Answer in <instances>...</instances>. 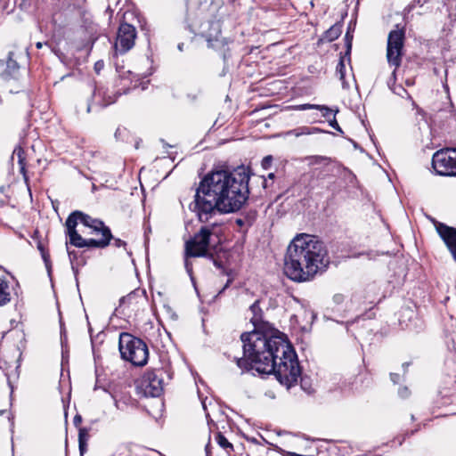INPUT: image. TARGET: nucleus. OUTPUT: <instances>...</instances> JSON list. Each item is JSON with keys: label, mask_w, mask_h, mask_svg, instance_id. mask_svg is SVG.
I'll list each match as a JSON object with an SVG mask.
<instances>
[{"label": "nucleus", "mask_w": 456, "mask_h": 456, "mask_svg": "<svg viewBox=\"0 0 456 456\" xmlns=\"http://www.w3.org/2000/svg\"><path fill=\"white\" fill-rule=\"evenodd\" d=\"M273 162L272 156H266L262 160V167L265 169H268L271 167V164Z\"/></svg>", "instance_id": "obj_36"}, {"label": "nucleus", "mask_w": 456, "mask_h": 456, "mask_svg": "<svg viewBox=\"0 0 456 456\" xmlns=\"http://www.w3.org/2000/svg\"><path fill=\"white\" fill-rule=\"evenodd\" d=\"M262 184L264 188L267 187V180L265 178L263 179Z\"/></svg>", "instance_id": "obj_49"}, {"label": "nucleus", "mask_w": 456, "mask_h": 456, "mask_svg": "<svg viewBox=\"0 0 456 456\" xmlns=\"http://www.w3.org/2000/svg\"><path fill=\"white\" fill-rule=\"evenodd\" d=\"M102 95V107H106L108 105H110L112 103H114L117 100V95L114 94L113 96L111 95H106L105 92H102V89L100 88H95L94 89V95Z\"/></svg>", "instance_id": "obj_26"}, {"label": "nucleus", "mask_w": 456, "mask_h": 456, "mask_svg": "<svg viewBox=\"0 0 456 456\" xmlns=\"http://www.w3.org/2000/svg\"><path fill=\"white\" fill-rule=\"evenodd\" d=\"M427 2L428 0H413L411 4H408V6L405 8V11L407 12H411L416 6H422Z\"/></svg>", "instance_id": "obj_32"}, {"label": "nucleus", "mask_w": 456, "mask_h": 456, "mask_svg": "<svg viewBox=\"0 0 456 456\" xmlns=\"http://www.w3.org/2000/svg\"><path fill=\"white\" fill-rule=\"evenodd\" d=\"M297 110H306L310 109L319 110L322 112L323 118H328L332 114V110L325 105H315V104H300L293 107Z\"/></svg>", "instance_id": "obj_18"}, {"label": "nucleus", "mask_w": 456, "mask_h": 456, "mask_svg": "<svg viewBox=\"0 0 456 456\" xmlns=\"http://www.w3.org/2000/svg\"><path fill=\"white\" fill-rule=\"evenodd\" d=\"M160 141H161V142L163 143V145L165 147H171V145H169L168 143L165 142L164 139H161Z\"/></svg>", "instance_id": "obj_50"}, {"label": "nucleus", "mask_w": 456, "mask_h": 456, "mask_svg": "<svg viewBox=\"0 0 456 456\" xmlns=\"http://www.w3.org/2000/svg\"><path fill=\"white\" fill-rule=\"evenodd\" d=\"M112 240H114L113 245L115 247H117V248H121V247L126 248V241H124V240H122L120 239H115V238H113ZM125 249L126 250V248H125Z\"/></svg>", "instance_id": "obj_38"}, {"label": "nucleus", "mask_w": 456, "mask_h": 456, "mask_svg": "<svg viewBox=\"0 0 456 456\" xmlns=\"http://www.w3.org/2000/svg\"><path fill=\"white\" fill-rule=\"evenodd\" d=\"M352 41H353V33L351 32L350 26L347 28V31L345 36V45L346 47V54L349 55L352 49Z\"/></svg>", "instance_id": "obj_31"}, {"label": "nucleus", "mask_w": 456, "mask_h": 456, "mask_svg": "<svg viewBox=\"0 0 456 456\" xmlns=\"http://www.w3.org/2000/svg\"><path fill=\"white\" fill-rule=\"evenodd\" d=\"M229 283H230V281H227V283L225 284V286L224 287L223 290H224L228 286H229Z\"/></svg>", "instance_id": "obj_55"}, {"label": "nucleus", "mask_w": 456, "mask_h": 456, "mask_svg": "<svg viewBox=\"0 0 456 456\" xmlns=\"http://www.w3.org/2000/svg\"><path fill=\"white\" fill-rule=\"evenodd\" d=\"M0 65L5 66L1 73V77L4 80H9L12 78L16 79L18 77L20 65L15 59V53L13 52H9L7 60L5 61L0 60Z\"/></svg>", "instance_id": "obj_12"}, {"label": "nucleus", "mask_w": 456, "mask_h": 456, "mask_svg": "<svg viewBox=\"0 0 456 456\" xmlns=\"http://www.w3.org/2000/svg\"><path fill=\"white\" fill-rule=\"evenodd\" d=\"M134 147H135V149H138V148H139V142H137L135 143V146H134Z\"/></svg>", "instance_id": "obj_56"}, {"label": "nucleus", "mask_w": 456, "mask_h": 456, "mask_svg": "<svg viewBox=\"0 0 456 456\" xmlns=\"http://www.w3.org/2000/svg\"><path fill=\"white\" fill-rule=\"evenodd\" d=\"M163 369L148 370L137 383L139 394L145 397H158L163 393Z\"/></svg>", "instance_id": "obj_7"}, {"label": "nucleus", "mask_w": 456, "mask_h": 456, "mask_svg": "<svg viewBox=\"0 0 456 456\" xmlns=\"http://www.w3.org/2000/svg\"><path fill=\"white\" fill-rule=\"evenodd\" d=\"M436 230L456 262V228L436 222Z\"/></svg>", "instance_id": "obj_11"}, {"label": "nucleus", "mask_w": 456, "mask_h": 456, "mask_svg": "<svg viewBox=\"0 0 456 456\" xmlns=\"http://www.w3.org/2000/svg\"><path fill=\"white\" fill-rule=\"evenodd\" d=\"M213 232L208 226H202L200 230L188 241L185 242V253L187 257H208L213 259V255L208 253L210 238Z\"/></svg>", "instance_id": "obj_6"}, {"label": "nucleus", "mask_w": 456, "mask_h": 456, "mask_svg": "<svg viewBox=\"0 0 456 456\" xmlns=\"http://www.w3.org/2000/svg\"><path fill=\"white\" fill-rule=\"evenodd\" d=\"M309 159L311 165L323 164L326 166L331 161L330 158L324 156H312Z\"/></svg>", "instance_id": "obj_30"}, {"label": "nucleus", "mask_w": 456, "mask_h": 456, "mask_svg": "<svg viewBox=\"0 0 456 456\" xmlns=\"http://www.w3.org/2000/svg\"><path fill=\"white\" fill-rule=\"evenodd\" d=\"M398 395L402 398H406V397H408L410 395V390L408 389L407 387H400L399 390H398Z\"/></svg>", "instance_id": "obj_37"}, {"label": "nucleus", "mask_w": 456, "mask_h": 456, "mask_svg": "<svg viewBox=\"0 0 456 456\" xmlns=\"http://www.w3.org/2000/svg\"><path fill=\"white\" fill-rule=\"evenodd\" d=\"M208 30L202 31V37L208 42V46L216 50H221L228 45L227 38L221 35V24L217 20H208L206 24Z\"/></svg>", "instance_id": "obj_10"}, {"label": "nucleus", "mask_w": 456, "mask_h": 456, "mask_svg": "<svg viewBox=\"0 0 456 456\" xmlns=\"http://www.w3.org/2000/svg\"><path fill=\"white\" fill-rule=\"evenodd\" d=\"M274 177H275V175H274L273 173H270V174L268 175V178H269V179H273Z\"/></svg>", "instance_id": "obj_52"}, {"label": "nucleus", "mask_w": 456, "mask_h": 456, "mask_svg": "<svg viewBox=\"0 0 456 456\" xmlns=\"http://www.w3.org/2000/svg\"><path fill=\"white\" fill-rule=\"evenodd\" d=\"M250 175L249 167L245 166L212 170L200 180L190 209L196 212L202 223L208 222L216 211L240 210L248 200Z\"/></svg>", "instance_id": "obj_2"}, {"label": "nucleus", "mask_w": 456, "mask_h": 456, "mask_svg": "<svg viewBox=\"0 0 456 456\" xmlns=\"http://www.w3.org/2000/svg\"><path fill=\"white\" fill-rule=\"evenodd\" d=\"M12 299V288L9 281L0 277V306L6 305Z\"/></svg>", "instance_id": "obj_16"}, {"label": "nucleus", "mask_w": 456, "mask_h": 456, "mask_svg": "<svg viewBox=\"0 0 456 456\" xmlns=\"http://www.w3.org/2000/svg\"><path fill=\"white\" fill-rule=\"evenodd\" d=\"M14 154L18 157V163L20 165V172L23 175V178L26 183H28V176L26 174V163H25V157H24V151L22 148L19 147L14 150Z\"/></svg>", "instance_id": "obj_21"}, {"label": "nucleus", "mask_w": 456, "mask_h": 456, "mask_svg": "<svg viewBox=\"0 0 456 456\" xmlns=\"http://www.w3.org/2000/svg\"><path fill=\"white\" fill-rule=\"evenodd\" d=\"M37 249L41 253V256L45 262V267L47 268L48 272H50V269H51L50 255L45 250V248L41 241H38V243H37Z\"/></svg>", "instance_id": "obj_28"}, {"label": "nucleus", "mask_w": 456, "mask_h": 456, "mask_svg": "<svg viewBox=\"0 0 456 456\" xmlns=\"http://www.w3.org/2000/svg\"><path fill=\"white\" fill-rule=\"evenodd\" d=\"M82 422V417L79 415V414H77L74 419H73V423L76 427H77L78 425H80V423Z\"/></svg>", "instance_id": "obj_42"}, {"label": "nucleus", "mask_w": 456, "mask_h": 456, "mask_svg": "<svg viewBox=\"0 0 456 456\" xmlns=\"http://www.w3.org/2000/svg\"><path fill=\"white\" fill-rule=\"evenodd\" d=\"M102 238L101 240L86 239L85 248H104L110 245V240L113 239L110 228H105L102 231Z\"/></svg>", "instance_id": "obj_15"}, {"label": "nucleus", "mask_w": 456, "mask_h": 456, "mask_svg": "<svg viewBox=\"0 0 456 456\" xmlns=\"http://www.w3.org/2000/svg\"><path fill=\"white\" fill-rule=\"evenodd\" d=\"M249 311L254 330L240 336L244 358L236 359L237 366L256 370L259 374H274L281 383L291 385L300 374L296 352L282 338L263 332L268 323L263 321L258 300L250 305Z\"/></svg>", "instance_id": "obj_1"}, {"label": "nucleus", "mask_w": 456, "mask_h": 456, "mask_svg": "<svg viewBox=\"0 0 456 456\" xmlns=\"http://www.w3.org/2000/svg\"><path fill=\"white\" fill-rule=\"evenodd\" d=\"M214 265H215L217 268H221V267H222L221 264H220L218 261H216V260H214Z\"/></svg>", "instance_id": "obj_48"}, {"label": "nucleus", "mask_w": 456, "mask_h": 456, "mask_svg": "<svg viewBox=\"0 0 456 456\" xmlns=\"http://www.w3.org/2000/svg\"><path fill=\"white\" fill-rule=\"evenodd\" d=\"M104 63L102 61H99L94 64V69L97 73L100 72V70L103 68Z\"/></svg>", "instance_id": "obj_41"}, {"label": "nucleus", "mask_w": 456, "mask_h": 456, "mask_svg": "<svg viewBox=\"0 0 456 456\" xmlns=\"http://www.w3.org/2000/svg\"><path fill=\"white\" fill-rule=\"evenodd\" d=\"M86 112L87 113L91 112V104L90 103L87 105Z\"/></svg>", "instance_id": "obj_53"}, {"label": "nucleus", "mask_w": 456, "mask_h": 456, "mask_svg": "<svg viewBox=\"0 0 456 456\" xmlns=\"http://www.w3.org/2000/svg\"><path fill=\"white\" fill-rule=\"evenodd\" d=\"M409 366V362H403V368L405 369L406 367Z\"/></svg>", "instance_id": "obj_54"}, {"label": "nucleus", "mask_w": 456, "mask_h": 456, "mask_svg": "<svg viewBox=\"0 0 456 456\" xmlns=\"http://www.w3.org/2000/svg\"><path fill=\"white\" fill-rule=\"evenodd\" d=\"M172 317H173L174 319H176V318H177V315H176L175 314H172Z\"/></svg>", "instance_id": "obj_57"}, {"label": "nucleus", "mask_w": 456, "mask_h": 456, "mask_svg": "<svg viewBox=\"0 0 456 456\" xmlns=\"http://www.w3.org/2000/svg\"><path fill=\"white\" fill-rule=\"evenodd\" d=\"M404 40V28H399V25H396L395 28L391 30L388 34L387 45V60L388 64L395 68L392 72L391 78L387 82L389 86L391 81L395 83L396 69L401 66L402 63Z\"/></svg>", "instance_id": "obj_5"}, {"label": "nucleus", "mask_w": 456, "mask_h": 456, "mask_svg": "<svg viewBox=\"0 0 456 456\" xmlns=\"http://www.w3.org/2000/svg\"><path fill=\"white\" fill-rule=\"evenodd\" d=\"M390 379L394 384H397L400 380V375L397 373H390Z\"/></svg>", "instance_id": "obj_40"}, {"label": "nucleus", "mask_w": 456, "mask_h": 456, "mask_svg": "<svg viewBox=\"0 0 456 456\" xmlns=\"http://www.w3.org/2000/svg\"><path fill=\"white\" fill-rule=\"evenodd\" d=\"M89 438V428H80L78 430V446L80 455L83 456L87 449V440Z\"/></svg>", "instance_id": "obj_20"}, {"label": "nucleus", "mask_w": 456, "mask_h": 456, "mask_svg": "<svg viewBox=\"0 0 456 456\" xmlns=\"http://www.w3.org/2000/svg\"><path fill=\"white\" fill-rule=\"evenodd\" d=\"M336 73L338 75L339 79L342 81L343 88H348L349 86L345 80L346 65L344 61V57H340V60L336 68Z\"/></svg>", "instance_id": "obj_24"}, {"label": "nucleus", "mask_w": 456, "mask_h": 456, "mask_svg": "<svg viewBox=\"0 0 456 456\" xmlns=\"http://www.w3.org/2000/svg\"><path fill=\"white\" fill-rule=\"evenodd\" d=\"M43 45H48V43H47V42H45V43L37 42V43L36 44V47H37V49H41V48L43 47Z\"/></svg>", "instance_id": "obj_44"}, {"label": "nucleus", "mask_w": 456, "mask_h": 456, "mask_svg": "<svg viewBox=\"0 0 456 456\" xmlns=\"http://www.w3.org/2000/svg\"><path fill=\"white\" fill-rule=\"evenodd\" d=\"M329 125L335 130L338 131L339 133H344L336 119L335 113L333 114V118L329 120Z\"/></svg>", "instance_id": "obj_34"}, {"label": "nucleus", "mask_w": 456, "mask_h": 456, "mask_svg": "<svg viewBox=\"0 0 456 456\" xmlns=\"http://www.w3.org/2000/svg\"><path fill=\"white\" fill-rule=\"evenodd\" d=\"M345 297L342 294H336L333 297V301L337 305H340L344 302Z\"/></svg>", "instance_id": "obj_39"}, {"label": "nucleus", "mask_w": 456, "mask_h": 456, "mask_svg": "<svg viewBox=\"0 0 456 456\" xmlns=\"http://www.w3.org/2000/svg\"><path fill=\"white\" fill-rule=\"evenodd\" d=\"M67 250H68V254H69V259L72 262L73 259L76 258L77 253L74 250L73 251H69L68 248H67Z\"/></svg>", "instance_id": "obj_43"}, {"label": "nucleus", "mask_w": 456, "mask_h": 456, "mask_svg": "<svg viewBox=\"0 0 456 456\" xmlns=\"http://www.w3.org/2000/svg\"><path fill=\"white\" fill-rule=\"evenodd\" d=\"M330 264L324 243L306 233L297 234L284 256V273L293 281L305 282L325 272Z\"/></svg>", "instance_id": "obj_3"}, {"label": "nucleus", "mask_w": 456, "mask_h": 456, "mask_svg": "<svg viewBox=\"0 0 456 456\" xmlns=\"http://www.w3.org/2000/svg\"><path fill=\"white\" fill-rule=\"evenodd\" d=\"M67 219H71V220L75 221L76 226L77 225L78 223H80L83 225H85L86 227L89 228L93 223L94 217H92L91 216H89L87 214H85L82 211L75 210L69 215Z\"/></svg>", "instance_id": "obj_17"}, {"label": "nucleus", "mask_w": 456, "mask_h": 456, "mask_svg": "<svg viewBox=\"0 0 456 456\" xmlns=\"http://www.w3.org/2000/svg\"><path fill=\"white\" fill-rule=\"evenodd\" d=\"M342 33V24L336 23L331 26L328 30L325 31L322 37L320 39L321 41L332 42L336 40Z\"/></svg>", "instance_id": "obj_19"}, {"label": "nucleus", "mask_w": 456, "mask_h": 456, "mask_svg": "<svg viewBox=\"0 0 456 456\" xmlns=\"http://www.w3.org/2000/svg\"><path fill=\"white\" fill-rule=\"evenodd\" d=\"M216 440L219 446L226 450L228 453L234 450L232 444L221 432L216 434Z\"/></svg>", "instance_id": "obj_23"}, {"label": "nucleus", "mask_w": 456, "mask_h": 456, "mask_svg": "<svg viewBox=\"0 0 456 456\" xmlns=\"http://www.w3.org/2000/svg\"><path fill=\"white\" fill-rule=\"evenodd\" d=\"M120 133H121V129H120V128H118V129L116 130V133H115V137H116V138H118V135H120Z\"/></svg>", "instance_id": "obj_46"}, {"label": "nucleus", "mask_w": 456, "mask_h": 456, "mask_svg": "<svg viewBox=\"0 0 456 456\" xmlns=\"http://www.w3.org/2000/svg\"><path fill=\"white\" fill-rule=\"evenodd\" d=\"M354 147L358 148V144L355 142H354Z\"/></svg>", "instance_id": "obj_58"}, {"label": "nucleus", "mask_w": 456, "mask_h": 456, "mask_svg": "<svg viewBox=\"0 0 456 456\" xmlns=\"http://www.w3.org/2000/svg\"><path fill=\"white\" fill-rule=\"evenodd\" d=\"M311 175L313 176H317L318 178H324L327 174L325 173V170H321L319 168H314L311 171Z\"/></svg>", "instance_id": "obj_35"}, {"label": "nucleus", "mask_w": 456, "mask_h": 456, "mask_svg": "<svg viewBox=\"0 0 456 456\" xmlns=\"http://www.w3.org/2000/svg\"><path fill=\"white\" fill-rule=\"evenodd\" d=\"M298 367H300V366L298 365ZM299 370H301V368H299ZM299 378H300V386H301V388H302L304 391H305L307 394H311L313 390L311 389V387H308V386H307V379H306V378H302V377H301V373H300V374L298 375V377L297 378V380H296L295 382H293L291 385L287 386L286 384H284V386H286V387H287V388L291 387L292 386H294L295 384H297V380H298V379H299ZM277 380H278L281 385H283V383H281L278 379H277Z\"/></svg>", "instance_id": "obj_27"}, {"label": "nucleus", "mask_w": 456, "mask_h": 456, "mask_svg": "<svg viewBox=\"0 0 456 456\" xmlns=\"http://www.w3.org/2000/svg\"><path fill=\"white\" fill-rule=\"evenodd\" d=\"M89 228H91L94 232H100L102 234V231L109 227L106 226L102 220L94 218L93 223Z\"/></svg>", "instance_id": "obj_29"}, {"label": "nucleus", "mask_w": 456, "mask_h": 456, "mask_svg": "<svg viewBox=\"0 0 456 456\" xmlns=\"http://www.w3.org/2000/svg\"><path fill=\"white\" fill-rule=\"evenodd\" d=\"M209 445H210V444H209V443H208V444L206 445V447H205V451H206V454H207V456H209Z\"/></svg>", "instance_id": "obj_45"}, {"label": "nucleus", "mask_w": 456, "mask_h": 456, "mask_svg": "<svg viewBox=\"0 0 456 456\" xmlns=\"http://www.w3.org/2000/svg\"><path fill=\"white\" fill-rule=\"evenodd\" d=\"M183 45H184L183 43L178 44V46H177L178 50L179 51H183Z\"/></svg>", "instance_id": "obj_47"}, {"label": "nucleus", "mask_w": 456, "mask_h": 456, "mask_svg": "<svg viewBox=\"0 0 456 456\" xmlns=\"http://www.w3.org/2000/svg\"><path fill=\"white\" fill-rule=\"evenodd\" d=\"M66 234L69 238V243L77 248H85L86 240L77 231L75 221L66 219Z\"/></svg>", "instance_id": "obj_13"}, {"label": "nucleus", "mask_w": 456, "mask_h": 456, "mask_svg": "<svg viewBox=\"0 0 456 456\" xmlns=\"http://www.w3.org/2000/svg\"><path fill=\"white\" fill-rule=\"evenodd\" d=\"M5 412L4 410L0 411V415H3Z\"/></svg>", "instance_id": "obj_59"}, {"label": "nucleus", "mask_w": 456, "mask_h": 456, "mask_svg": "<svg viewBox=\"0 0 456 456\" xmlns=\"http://www.w3.org/2000/svg\"><path fill=\"white\" fill-rule=\"evenodd\" d=\"M118 349L122 359L135 366H143L148 362L149 350L146 343L130 333L122 332L119 335Z\"/></svg>", "instance_id": "obj_4"}, {"label": "nucleus", "mask_w": 456, "mask_h": 456, "mask_svg": "<svg viewBox=\"0 0 456 456\" xmlns=\"http://www.w3.org/2000/svg\"><path fill=\"white\" fill-rule=\"evenodd\" d=\"M409 314H410V316H409L410 323H407L405 325V327L407 329L413 330L416 332H419V330H421L423 329V326H424L423 322L420 320H419L418 318H415V320L412 321L411 319L415 314L412 311H409Z\"/></svg>", "instance_id": "obj_25"}, {"label": "nucleus", "mask_w": 456, "mask_h": 456, "mask_svg": "<svg viewBox=\"0 0 456 456\" xmlns=\"http://www.w3.org/2000/svg\"><path fill=\"white\" fill-rule=\"evenodd\" d=\"M432 167L439 175L456 176V149L436 151L432 158Z\"/></svg>", "instance_id": "obj_8"}, {"label": "nucleus", "mask_w": 456, "mask_h": 456, "mask_svg": "<svg viewBox=\"0 0 456 456\" xmlns=\"http://www.w3.org/2000/svg\"><path fill=\"white\" fill-rule=\"evenodd\" d=\"M189 257H187L185 256V259H184V267L186 269V272L187 273L190 275L191 281H193V277H192V263L191 261H189L188 259Z\"/></svg>", "instance_id": "obj_33"}, {"label": "nucleus", "mask_w": 456, "mask_h": 456, "mask_svg": "<svg viewBox=\"0 0 456 456\" xmlns=\"http://www.w3.org/2000/svg\"><path fill=\"white\" fill-rule=\"evenodd\" d=\"M136 35L137 32L134 26L126 22L121 23L114 44L116 53L125 54L130 51L134 45Z\"/></svg>", "instance_id": "obj_9"}, {"label": "nucleus", "mask_w": 456, "mask_h": 456, "mask_svg": "<svg viewBox=\"0 0 456 456\" xmlns=\"http://www.w3.org/2000/svg\"><path fill=\"white\" fill-rule=\"evenodd\" d=\"M145 301V291L135 289L119 299V307H122L123 305H127L128 306L136 305H139L140 302L143 303Z\"/></svg>", "instance_id": "obj_14"}, {"label": "nucleus", "mask_w": 456, "mask_h": 456, "mask_svg": "<svg viewBox=\"0 0 456 456\" xmlns=\"http://www.w3.org/2000/svg\"><path fill=\"white\" fill-rule=\"evenodd\" d=\"M61 345H62V357H64V341H63L62 338H61Z\"/></svg>", "instance_id": "obj_51"}, {"label": "nucleus", "mask_w": 456, "mask_h": 456, "mask_svg": "<svg viewBox=\"0 0 456 456\" xmlns=\"http://www.w3.org/2000/svg\"><path fill=\"white\" fill-rule=\"evenodd\" d=\"M316 132H321V129L316 127L301 126L297 129H293L288 132V134H293L298 137L303 134H311Z\"/></svg>", "instance_id": "obj_22"}]
</instances>
